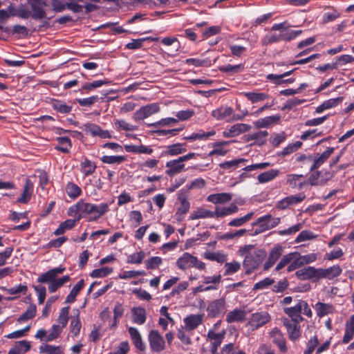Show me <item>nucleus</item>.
Returning a JSON list of instances; mask_svg holds the SVG:
<instances>
[{
    "instance_id": "obj_1",
    "label": "nucleus",
    "mask_w": 354,
    "mask_h": 354,
    "mask_svg": "<svg viewBox=\"0 0 354 354\" xmlns=\"http://www.w3.org/2000/svg\"><path fill=\"white\" fill-rule=\"evenodd\" d=\"M238 253L243 257V266L246 274H250L257 270L266 257V252L264 250L257 248L255 245L251 244L241 246Z\"/></svg>"
},
{
    "instance_id": "obj_2",
    "label": "nucleus",
    "mask_w": 354,
    "mask_h": 354,
    "mask_svg": "<svg viewBox=\"0 0 354 354\" xmlns=\"http://www.w3.org/2000/svg\"><path fill=\"white\" fill-rule=\"evenodd\" d=\"M65 271V268L57 267L48 270L41 274L37 278L39 283H46L48 284V289L51 293L56 292L64 283L70 281L71 278L68 275L63 276L57 278L59 274H62Z\"/></svg>"
},
{
    "instance_id": "obj_3",
    "label": "nucleus",
    "mask_w": 354,
    "mask_h": 354,
    "mask_svg": "<svg viewBox=\"0 0 354 354\" xmlns=\"http://www.w3.org/2000/svg\"><path fill=\"white\" fill-rule=\"evenodd\" d=\"M295 258H298L301 266H303L305 264H308L315 261L317 259V254L315 253H310L306 255H301L298 252H290L282 257L276 266L275 270H280L289 264V263L292 261V259Z\"/></svg>"
},
{
    "instance_id": "obj_4",
    "label": "nucleus",
    "mask_w": 354,
    "mask_h": 354,
    "mask_svg": "<svg viewBox=\"0 0 354 354\" xmlns=\"http://www.w3.org/2000/svg\"><path fill=\"white\" fill-rule=\"evenodd\" d=\"M176 263V266L182 270L190 268H194L199 270L205 269V263L189 252H184L182 256L177 259Z\"/></svg>"
},
{
    "instance_id": "obj_5",
    "label": "nucleus",
    "mask_w": 354,
    "mask_h": 354,
    "mask_svg": "<svg viewBox=\"0 0 354 354\" xmlns=\"http://www.w3.org/2000/svg\"><path fill=\"white\" fill-rule=\"evenodd\" d=\"M247 115V111H245L241 115H236L234 113L233 109L227 106H221L212 111V116L216 120H226L228 122L241 120Z\"/></svg>"
},
{
    "instance_id": "obj_6",
    "label": "nucleus",
    "mask_w": 354,
    "mask_h": 354,
    "mask_svg": "<svg viewBox=\"0 0 354 354\" xmlns=\"http://www.w3.org/2000/svg\"><path fill=\"white\" fill-rule=\"evenodd\" d=\"M91 203L80 199L68 209V215L80 221L90 216Z\"/></svg>"
},
{
    "instance_id": "obj_7",
    "label": "nucleus",
    "mask_w": 354,
    "mask_h": 354,
    "mask_svg": "<svg viewBox=\"0 0 354 354\" xmlns=\"http://www.w3.org/2000/svg\"><path fill=\"white\" fill-rule=\"evenodd\" d=\"M301 299L299 300L297 304L294 306L284 308V312L292 318V324H290V321L284 322V324L287 326L288 329H290L293 326V332L296 330L297 324L299 321L303 320L301 315Z\"/></svg>"
},
{
    "instance_id": "obj_8",
    "label": "nucleus",
    "mask_w": 354,
    "mask_h": 354,
    "mask_svg": "<svg viewBox=\"0 0 354 354\" xmlns=\"http://www.w3.org/2000/svg\"><path fill=\"white\" fill-rule=\"evenodd\" d=\"M178 201L180 202L179 206L177 207L175 216L178 221H182L184 215L186 214L190 209V203L187 199V192L184 189L180 190L178 194Z\"/></svg>"
},
{
    "instance_id": "obj_9",
    "label": "nucleus",
    "mask_w": 354,
    "mask_h": 354,
    "mask_svg": "<svg viewBox=\"0 0 354 354\" xmlns=\"http://www.w3.org/2000/svg\"><path fill=\"white\" fill-rule=\"evenodd\" d=\"M270 321V315L268 312H257L251 315L248 325L249 326L250 329L254 330L266 325Z\"/></svg>"
},
{
    "instance_id": "obj_10",
    "label": "nucleus",
    "mask_w": 354,
    "mask_h": 354,
    "mask_svg": "<svg viewBox=\"0 0 354 354\" xmlns=\"http://www.w3.org/2000/svg\"><path fill=\"white\" fill-rule=\"evenodd\" d=\"M27 1L31 8L32 19L39 20L46 17L44 8L47 6V3L45 0H27Z\"/></svg>"
},
{
    "instance_id": "obj_11",
    "label": "nucleus",
    "mask_w": 354,
    "mask_h": 354,
    "mask_svg": "<svg viewBox=\"0 0 354 354\" xmlns=\"http://www.w3.org/2000/svg\"><path fill=\"white\" fill-rule=\"evenodd\" d=\"M83 131L92 137H98L102 139L111 138L109 131L102 129L99 125L94 123H86L83 125Z\"/></svg>"
},
{
    "instance_id": "obj_12",
    "label": "nucleus",
    "mask_w": 354,
    "mask_h": 354,
    "mask_svg": "<svg viewBox=\"0 0 354 354\" xmlns=\"http://www.w3.org/2000/svg\"><path fill=\"white\" fill-rule=\"evenodd\" d=\"M160 111L158 104L153 103L142 106L134 113L133 119L136 121L141 120L158 113Z\"/></svg>"
},
{
    "instance_id": "obj_13",
    "label": "nucleus",
    "mask_w": 354,
    "mask_h": 354,
    "mask_svg": "<svg viewBox=\"0 0 354 354\" xmlns=\"http://www.w3.org/2000/svg\"><path fill=\"white\" fill-rule=\"evenodd\" d=\"M109 211V205L106 203L100 204L91 203L90 221H95Z\"/></svg>"
},
{
    "instance_id": "obj_14",
    "label": "nucleus",
    "mask_w": 354,
    "mask_h": 354,
    "mask_svg": "<svg viewBox=\"0 0 354 354\" xmlns=\"http://www.w3.org/2000/svg\"><path fill=\"white\" fill-rule=\"evenodd\" d=\"M225 301L223 298L215 299L210 302L207 308L209 316L217 317L225 312Z\"/></svg>"
},
{
    "instance_id": "obj_15",
    "label": "nucleus",
    "mask_w": 354,
    "mask_h": 354,
    "mask_svg": "<svg viewBox=\"0 0 354 354\" xmlns=\"http://www.w3.org/2000/svg\"><path fill=\"white\" fill-rule=\"evenodd\" d=\"M334 150L333 147H328L322 153L314 156V162L310 166V171L319 168L330 158Z\"/></svg>"
},
{
    "instance_id": "obj_16",
    "label": "nucleus",
    "mask_w": 354,
    "mask_h": 354,
    "mask_svg": "<svg viewBox=\"0 0 354 354\" xmlns=\"http://www.w3.org/2000/svg\"><path fill=\"white\" fill-rule=\"evenodd\" d=\"M305 197L306 196L303 193L288 196L278 202L277 207L280 209H285L290 205H294L301 203L304 200Z\"/></svg>"
},
{
    "instance_id": "obj_17",
    "label": "nucleus",
    "mask_w": 354,
    "mask_h": 354,
    "mask_svg": "<svg viewBox=\"0 0 354 354\" xmlns=\"http://www.w3.org/2000/svg\"><path fill=\"white\" fill-rule=\"evenodd\" d=\"M165 166L167 168L165 173L169 176H174L185 169V164L182 160H180V157L177 159L167 161Z\"/></svg>"
},
{
    "instance_id": "obj_18",
    "label": "nucleus",
    "mask_w": 354,
    "mask_h": 354,
    "mask_svg": "<svg viewBox=\"0 0 354 354\" xmlns=\"http://www.w3.org/2000/svg\"><path fill=\"white\" fill-rule=\"evenodd\" d=\"M268 133L266 131H259L257 132L250 133L245 136L247 142H252L251 145L261 146L267 141Z\"/></svg>"
},
{
    "instance_id": "obj_19",
    "label": "nucleus",
    "mask_w": 354,
    "mask_h": 354,
    "mask_svg": "<svg viewBox=\"0 0 354 354\" xmlns=\"http://www.w3.org/2000/svg\"><path fill=\"white\" fill-rule=\"evenodd\" d=\"M295 274L300 280L319 279V269L311 266L297 270Z\"/></svg>"
},
{
    "instance_id": "obj_20",
    "label": "nucleus",
    "mask_w": 354,
    "mask_h": 354,
    "mask_svg": "<svg viewBox=\"0 0 354 354\" xmlns=\"http://www.w3.org/2000/svg\"><path fill=\"white\" fill-rule=\"evenodd\" d=\"M68 307H64L61 309L57 323L52 327V332H60L64 329L68 321Z\"/></svg>"
},
{
    "instance_id": "obj_21",
    "label": "nucleus",
    "mask_w": 354,
    "mask_h": 354,
    "mask_svg": "<svg viewBox=\"0 0 354 354\" xmlns=\"http://www.w3.org/2000/svg\"><path fill=\"white\" fill-rule=\"evenodd\" d=\"M149 340L151 348L156 352H160L165 348V342L160 333H149Z\"/></svg>"
},
{
    "instance_id": "obj_22",
    "label": "nucleus",
    "mask_w": 354,
    "mask_h": 354,
    "mask_svg": "<svg viewBox=\"0 0 354 354\" xmlns=\"http://www.w3.org/2000/svg\"><path fill=\"white\" fill-rule=\"evenodd\" d=\"M32 193L33 184L30 179L26 178L23 187L22 194L20 197L17 198V202L22 204L28 203L32 197Z\"/></svg>"
},
{
    "instance_id": "obj_23",
    "label": "nucleus",
    "mask_w": 354,
    "mask_h": 354,
    "mask_svg": "<svg viewBox=\"0 0 354 354\" xmlns=\"http://www.w3.org/2000/svg\"><path fill=\"white\" fill-rule=\"evenodd\" d=\"M239 207L234 203H232L228 207L216 206L213 211L214 218H223L236 213Z\"/></svg>"
},
{
    "instance_id": "obj_24",
    "label": "nucleus",
    "mask_w": 354,
    "mask_h": 354,
    "mask_svg": "<svg viewBox=\"0 0 354 354\" xmlns=\"http://www.w3.org/2000/svg\"><path fill=\"white\" fill-rule=\"evenodd\" d=\"M342 272V268L339 265H335L328 268H319V279L324 278L327 279H333L341 274Z\"/></svg>"
},
{
    "instance_id": "obj_25",
    "label": "nucleus",
    "mask_w": 354,
    "mask_h": 354,
    "mask_svg": "<svg viewBox=\"0 0 354 354\" xmlns=\"http://www.w3.org/2000/svg\"><path fill=\"white\" fill-rule=\"evenodd\" d=\"M313 308L319 317L333 314L335 311V307L332 304L320 301L317 302Z\"/></svg>"
},
{
    "instance_id": "obj_26",
    "label": "nucleus",
    "mask_w": 354,
    "mask_h": 354,
    "mask_svg": "<svg viewBox=\"0 0 354 354\" xmlns=\"http://www.w3.org/2000/svg\"><path fill=\"white\" fill-rule=\"evenodd\" d=\"M224 335L225 333H207V340L209 341L212 345V354H223V351L219 353L217 352V348L221 345Z\"/></svg>"
},
{
    "instance_id": "obj_27",
    "label": "nucleus",
    "mask_w": 354,
    "mask_h": 354,
    "mask_svg": "<svg viewBox=\"0 0 354 354\" xmlns=\"http://www.w3.org/2000/svg\"><path fill=\"white\" fill-rule=\"evenodd\" d=\"M282 254V247L281 246H275L274 247L269 254V257L263 265V270H268L279 259V258L281 256Z\"/></svg>"
},
{
    "instance_id": "obj_28",
    "label": "nucleus",
    "mask_w": 354,
    "mask_h": 354,
    "mask_svg": "<svg viewBox=\"0 0 354 354\" xmlns=\"http://www.w3.org/2000/svg\"><path fill=\"white\" fill-rule=\"evenodd\" d=\"M280 174L279 169H272L259 174L257 179L260 184L269 183L274 180Z\"/></svg>"
},
{
    "instance_id": "obj_29",
    "label": "nucleus",
    "mask_w": 354,
    "mask_h": 354,
    "mask_svg": "<svg viewBox=\"0 0 354 354\" xmlns=\"http://www.w3.org/2000/svg\"><path fill=\"white\" fill-rule=\"evenodd\" d=\"M250 129V126L247 124L239 123L232 126L228 131L224 132L225 137H234L241 133L248 131Z\"/></svg>"
},
{
    "instance_id": "obj_30",
    "label": "nucleus",
    "mask_w": 354,
    "mask_h": 354,
    "mask_svg": "<svg viewBox=\"0 0 354 354\" xmlns=\"http://www.w3.org/2000/svg\"><path fill=\"white\" fill-rule=\"evenodd\" d=\"M232 195L230 193L212 194L207 196V201L214 204H223L230 201Z\"/></svg>"
},
{
    "instance_id": "obj_31",
    "label": "nucleus",
    "mask_w": 354,
    "mask_h": 354,
    "mask_svg": "<svg viewBox=\"0 0 354 354\" xmlns=\"http://www.w3.org/2000/svg\"><path fill=\"white\" fill-rule=\"evenodd\" d=\"M343 100L342 97H338L336 98H331L327 100L322 102L319 106H318L315 109L316 113H322L324 111L334 108L337 106L339 103H341Z\"/></svg>"
},
{
    "instance_id": "obj_32",
    "label": "nucleus",
    "mask_w": 354,
    "mask_h": 354,
    "mask_svg": "<svg viewBox=\"0 0 354 354\" xmlns=\"http://www.w3.org/2000/svg\"><path fill=\"white\" fill-rule=\"evenodd\" d=\"M266 221H268V224H262L261 225V229L263 231L272 229L277 225H278L280 223V218L277 217L272 219L271 215L267 214L259 217L257 221V223H261Z\"/></svg>"
},
{
    "instance_id": "obj_33",
    "label": "nucleus",
    "mask_w": 354,
    "mask_h": 354,
    "mask_svg": "<svg viewBox=\"0 0 354 354\" xmlns=\"http://www.w3.org/2000/svg\"><path fill=\"white\" fill-rule=\"evenodd\" d=\"M203 318V315H190L187 316L184 319V323L186 326V328L188 330H194L198 325L202 323Z\"/></svg>"
},
{
    "instance_id": "obj_34",
    "label": "nucleus",
    "mask_w": 354,
    "mask_h": 354,
    "mask_svg": "<svg viewBox=\"0 0 354 354\" xmlns=\"http://www.w3.org/2000/svg\"><path fill=\"white\" fill-rule=\"evenodd\" d=\"M280 120L279 115L267 116L260 118L254 122V125L257 128H267L273 124L277 123Z\"/></svg>"
},
{
    "instance_id": "obj_35",
    "label": "nucleus",
    "mask_w": 354,
    "mask_h": 354,
    "mask_svg": "<svg viewBox=\"0 0 354 354\" xmlns=\"http://www.w3.org/2000/svg\"><path fill=\"white\" fill-rule=\"evenodd\" d=\"M65 192L67 196L73 200L77 198L82 194V189L73 182H68L65 186Z\"/></svg>"
},
{
    "instance_id": "obj_36",
    "label": "nucleus",
    "mask_w": 354,
    "mask_h": 354,
    "mask_svg": "<svg viewBox=\"0 0 354 354\" xmlns=\"http://www.w3.org/2000/svg\"><path fill=\"white\" fill-rule=\"evenodd\" d=\"M132 321L138 324H142L146 321V310L142 307H133L131 309Z\"/></svg>"
},
{
    "instance_id": "obj_37",
    "label": "nucleus",
    "mask_w": 354,
    "mask_h": 354,
    "mask_svg": "<svg viewBox=\"0 0 354 354\" xmlns=\"http://www.w3.org/2000/svg\"><path fill=\"white\" fill-rule=\"evenodd\" d=\"M247 315V312L244 310L235 308L229 312L226 316V320L228 323L234 322H241L244 320Z\"/></svg>"
},
{
    "instance_id": "obj_38",
    "label": "nucleus",
    "mask_w": 354,
    "mask_h": 354,
    "mask_svg": "<svg viewBox=\"0 0 354 354\" xmlns=\"http://www.w3.org/2000/svg\"><path fill=\"white\" fill-rule=\"evenodd\" d=\"M214 218L213 211L207 210L200 207L194 210L189 215V220H197L200 218Z\"/></svg>"
},
{
    "instance_id": "obj_39",
    "label": "nucleus",
    "mask_w": 354,
    "mask_h": 354,
    "mask_svg": "<svg viewBox=\"0 0 354 354\" xmlns=\"http://www.w3.org/2000/svg\"><path fill=\"white\" fill-rule=\"evenodd\" d=\"M77 221H79L75 218H74V219L66 220L59 224V227L54 232V234L55 235L63 234L66 230L73 229L76 225Z\"/></svg>"
},
{
    "instance_id": "obj_40",
    "label": "nucleus",
    "mask_w": 354,
    "mask_h": 354,
    "mask_svg": "<svg viewBox=\"0 0 354 354\" xmlns=\"http://www.w3.org/2000/svg\"><path fill=\"white\" fill-rule=\"evenodd\" d=\"M56 140L59 145L55 146V149L63 153H68L72 147L71 139L68 137H58Z\"/></svg>"
},
{
    "instance_id": "obj_41",
    "label": "nucleus",
    "mask_w": 354,
    "mask_h": 354,
    "mask_svg": "<svg viewBox=\"0 0 354 354\" xmlns=\"http://www.w3.org/2000/svg\"><path fill=\"white\" fill-rule=\"evenodd\" d=\"M248 162L247 159L245 158H237L230 161H225L219 164L221 169L232 171L236 169L239 165L241 163Z\"/></svg>"
},
{
    "instance_id": "obj_42",
    "label": "nucleus",
    "mask_w": 354,
    "mask_h": 354,
    "mask_svg": "<svg viewBox=\"0 0 354 354\" xmlns=\"http://www.w3.org/2000/svg\"><path fill=\"white\" fill-rule=\"evenodd\" d=\"M187 151L184 144L176 143L167 147V151L165 152L167 156H178L182 154Z\"/></svg>"
},
{
    "instance_id": "obj_43",
    "label": "nucleus",
    "mask_w": 354,
    "mask_h": 354,
    "mask_svg": "<svg viewBox=\"0 0 354 354\" xmlns=\"http://www.w3.org/2000/svg\"><path fill=\"white\" fill-rule=\"evenodd\" d=\"M52 107L60 113H69L72 111L71 105L59 100H53L52 101Z\"/></svg>"
},
{
    "instance_id": "obj_44",
    "label": "nucleus",
    "mask_w": 354,
    "mask_h": 354,
    "mask_svg": "<svg viewBox=\"0 0 354 354\" xmlns=\"http://www.w3.org/2000/svg\"><path fill=\"white\" fill-rule=\"evenodd\" d=\"M216 131L214 130H212L208 132H205L203 130H200L198 132L193 133L190 136L185 137V140H207L209 137L214 136Z\"/></svg>"
},
{
    "instance_id": "obj_45",
    "label": "nucleus",
    "mask_w": 354,
    "mask_h": 354,
    "mask_svg": "<svg viewBox=\"0 0 354 354\" xmlns=\"http://www.w3.org/2000/svg\"><path fill=\"white\" fill-rule=\"evenodd\" d=\"M84 285V279H80L77 284L73 288L69 294L66 298V303H73L79 293V292L82 289Z\"/></svg>"
},
{
    "instance_id": "obj_46",
    "label": "nucleus",
    "mask_w": 354,
    "mask_h": 354,
    "mask_svg": "<svg viewBox=\"0 0 354 354\" xmlns=\"http://www.w3.org/2000/svg\"><path fill=\"white\" fill-rule=\"evenodd\" d=\"M95 168L96 165L95 162L88 159H85L80 164L81 171L85 176L92 174L95 171Z\"/></svg>"
},
{
    "instance_id": "obj_47",
    "label": "nucleus",
    "mask_w": 354,
    "mask_h": 354,
    "mask_svg": "<svg viewBox=\"0 0 354 354\" xmlns=\"http://www.w3.org/2000/svg\"><path fill=\"white\" fill-rule=\"evenodd\" d=\"M243 95L252 103L262 102L269 97V95L265 93L245 92L243 93Z\"/></svg>"
},
{
    "instance_id": "obj_48",
    "label": "nucleus",
    "mask_w": 354,
    "mask_h": 354,
    "mask_svg": "<svg viewBox=\"0 0 354 354\" xmlns=\"http://www.w3.org/2000/svg\"><path fill=\"white\" fill-rule=\"evenodd\" d=\"M115 128L118 131H133L137 129V127L124 120H114Z\"/></svg>"
},
{
    "instance_id": "obj_49",
    "label": "nucleus",
    "mask_w": 354,
    "mask_h": 354,
    "mask_svg": "<svg viewBox=\"0 0 354 354\" xmlns=\"http://www.w3.org/2000/svg\"><path fill=\"white\" fill-rule=\"evenodd\" d=\"M100 159L103 163L120 165L126 160V158L123 156H103Z\"/></svg>"
},
{
    "instance_id": "obj_50",
    "label": "nucleus",
    "mask_w": 354,
    "mask_h": 354,
    "mask_svg": "<svg viewBox=\"0 0 354 354\" xmlns=\"http://www.w3.org/2000/svg\"><path fill=\"white\" fill-rule=\"evenodd\" d=\"M281 40H282L281 34L268 33L261 39V44L263 46H268L279 42Z\"/></svg>"
},
{
    "instance_id": "obj_51",
    "label": "nucleus",
    "mask_w": 354,
    "mask_h": 354,
    "mask_svg": "<svg viewBox=\"0 0 354 354\" xmlns=\"http://www.w3.org/2000/svg\"><path fill=\"white\" fill-rule=\"evenodd\" d=\"M37 307L35 304L28 306L26 311L19 317L18 322H22L27 319H30L35 316Z\"/></svg>"
},
{
    "instance_id": "obj_52",
    "label": "nucleus",
    "mask_w": 354,
    "mask_h": 354,
    "mask_svg": "<svg viewBox=\"0 0 354 354\" xmlns=\"http://www.w3.org/2000/svg\"><path fill=\"white\" fill-rule=\"evenodd\" d=\"M204 257L205 259L216 261L218 263H223L227 260V257L225 254L221 253L219 252H205Z\"/></svg>"
},
{
    "instance_id": "obj_53",
    "label": "nucleus",
    "mask_w": 354,
    "mask_h": 354,
    "mask_svg": "<svg viewBox=\"0 0 354 354\" xmlns=\"http://www.w3.org/2000/svg\"><path fill=\"white\" fill-rule=\"evenodd\" d=\"M113 272V268L109 267H102L93 270L90 276L92 278H102L108 276Z\"/></svg>"
},
{
    "instance_id": "obj_54",
    "label": "nucleus",
    "mask_w": 354,
    "mask_h": 354,
    "mask_svg": "<svg viewBox=\"0 0 354 354\" xmlns=\"http://www.w3.org/2000/svg\"><path fill=\"white\" fill-rule=\"evenodd\" d=\"M253 214V212H250L242 217L234 218L228 223V225L232 227L242 226L252 218Z\"/></svg>"
},
{
    "instance_id": "obj_55",
    "label": "nucleus",
    "mask_w": 354,
    "mask_h": 354,
    "mask_svg": "<svg viewBox=\"0 0 354 354\" xmlns=\"http://www.w3.org/2000/svg\"><path fill=\"white\" fill-rule=\"evenodd\" d=\"M2 290H4L7 292L10 295H18L21 293H26L28 290V287L25 284H19L15 287L7 288L6 287H1L0 288Z\"/></svg>"
},
{
    "instance_id": "obj_56",
    "label": "nucleus",
    "mask_w": 354,
    "mask_h": 354,
    "mask_svg": "<svg viewBox=\"0 0 354 354\" xmlns=\"http://www.w3.org/2000/svg\"><path fill=\"white\" fill-rule=\"evenodd\" d=\"M272 342L277 345L280 351L284 353L287 351L286 340L281 333H273Z\"/></svg>"
},
{
    "instance_id": "obj_57",
    "label": "nucleus",
    "mask_w": 354,
    "mask_h": 354,
    "mask_svg": "<svg viewBox=\"0 0 354 354\" xmlns=\"http://www.w3.org/2000/svg\"><path fill=\"white\" fill-rule=\"evenodd\" d=\"M316 237L317 235L314 234L311 231L302 230L295 239V242L299 243L306 241L313 240Z\"/></svg>"
},
{
    "instance_id": "obj_58",
    "label": "nucleus",
    "mask_w": 354,
    "mask_h": 354,
    "mask_svg": "<svg viewBox=\"0 0 354 354\" xmlns=\"http://www.w3.org/2000/svg\"><path fill=\"white\" fill-rule=\"evenodd\" d=\"M301 178H303L302 174H288L287 175V183L293 188L301 189L304 186V183H301L297 184V181Z\"/></svg>"
},
{
    "instance_id": "obj_59",
    "label": "nucleus",
    "mask_w": 354,
    "mask_h": 354,
    "mask_svg": "<svg viewBox=\"0 0 354 354\" xmlns=\"http://www.w3.org/2000/svg\"><path fill=\"white\" fill-rule=\"evenodd\" d=\"M178 122V120L174 118H162L156 122L149 124V127H165V126H171L173 124H175Z\"/></svg>"
},
{
    "instance_id": "obj_60",
    "label": "nucleus",
    "mask_w": 354,
    "mask_h": 354,
    "mask_svg": "<svg viewBox=\"0 0 354 354\" xmlns=\"http://www.w3.org/2000/svg\"><path fill=\"white\" fill-rule=\"evenodd\" d=\"M303 226V223H299L287 229L279 230L278 232V234L280 236H288L295 234V233L298 232L300 230H301Z\"/></svg>"
},
{
    "instance_id": "obj_61",
    "label": "nucleus",
    "mask_w": 354,
    "mask_h": 354,
    "mask_svg": "<svg viewBox=\"0 0 354 354\" xmlns=\"http://www.w3.org/2000/svg\"><path fill=\"white\" fill-rule=\"evenodd\" d=\"M145 257V253L143 251L135 252L132 254H130L127 257V263H134V264H140L142 263V261H143Z\"/></svg>"
},
{
    "instance_id": "obj_62",
    "label": "nucleus",
    "mask_w": 354,
    "mask_h": 354,
    "mask_svg": "<svg viewBox=\"0 0 354 354\" xmlns=\"http://www.w3.org/2000/svg\"><path fill=\"white\" fill-rule=\"evenodd\" d=\"M225 275H230L236 272L241 268V264L238 261H232L225 264Z\"/></svg>"
},
{
    "instance_id": "obj_63",
    "label": "nucleus",
    "mask_w": 354,
    "mask_h": 354,
    "mask_svg": "<svg viewBox=\"0 0 354 354\" xmlns=\"http://www.w3.org/2000/svg\"><path fill=\"white\" fill-rule=\"evenodd\" d=\"M274 280L270 277H266L263 279L261 281H259V282L256 283L254 285L253 290H263L269 287L270 285L274 283Z\"/></svg>"
},
{
    "instance_id": "obj_64",
    "label": "nucleus",
    "mask_w": 354,
    "mask_h": 354,
    "mask_svg": "<svg viewBox=\"0 0 354 354\" xmlns=\"http://www.w3.org/2000/svg\"><path fill=\"white\" fill-rule=\"evenodd\" d=\"M162 260L160 257H152L146 261V268L149 270L156 269L162 263Z\"/></svg>"
}]
</instances>
